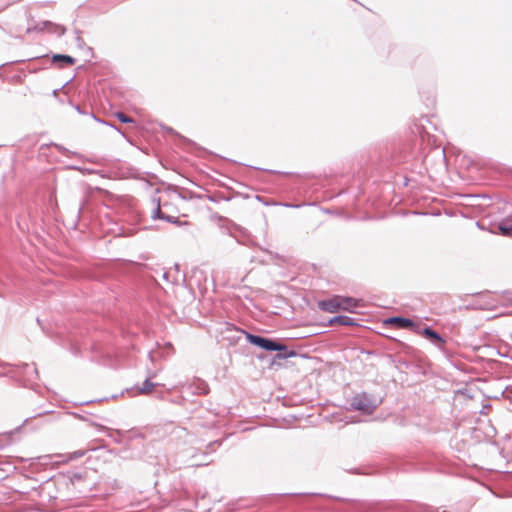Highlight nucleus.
I'll use <instances>...</instances> for the list:
<instances>
[{"label": "nucleus", "mask_w": 512, "mask_h": 512, "mask_svg": "<svg viewBox=\"0 0 512 512\" xmlns=\"http://www.w3.org/2000/svg\"><path fill=\"white\" fill-rule=\"evenodd\" d=\"M166 196L168 193L160 194L158 190H156L151 196V204L153 205V209L151 210V217L154 220H165L169 223L177 224V225H188L187 221H180L177 216L171 214L172 207L171 204L167 201ZM169 197L172 200H185L186 197L182 196L177 190H174L169 193Z\"/></svg>", "instance_id": "1"}, {"label": "nucleus", "mask_w": 512, "mask_h": 512, "mask_svg": "<svg viewBox=\"0 0 512 512\" xmlns=\"http://www.w3.org/2000/svg\"><path fill=\"white\" fill-rule=\"evenodd\" d=\"M357 305L358 303L356 300L352 298L341 297H336L330 301H324L320 303V307L323 310H326L331 313L337 312L340 309L353 312Z\"/></svg>", "instance_id": "2"}, {"label": "nucleus", "mask_w": 512, "mask_h": 512, "mask_svg": "<svg viewBox=\"0 0 512 512\" xmlns=\"http://www.w3.org/2000/svg\"><path fill=\"white\" fill-rule=\"evenodd\" d=\"M247 339L251 344L259 346L267 351H281L285 349L284 345L260 336L248 334Z\"/></svg>", "instance_id": "3"}, {"label": "nucleus", "mask_w": 512, "mask_h": 512, "mask_svg": "<svg viewBox=\"0 0 512 512\" xmlns=\"http://www.w3.org/2000/svg\"><path fill=\"white\" fill-rule=\"evenodd\" d=\"M351 406L355 410H359L367 414L372 413L376 407V405L366 395H358L354 397L351 402Z\"/></svg>", "instance_id": "4"}, {"label": "nucleus", "mask_w": 512, "mask_h": 512, "mask_svg": "<svg viewBox=\"0 0 512 512\" xmlns=\"http://www.w3.org/2000/svg\"><path fill=\"white\" fill-rule=\"evenodd\" d=\"M386 324H394L399 328H413L414 323L408 318L391 317L385 321Z\"/></svg>", "instance_id": "5"}, {"label": "nucleus", "mask_w": 512, "mask_h": 512, "mask_svg": "<svg viewBox=\"0 0 512 512\" xmlns=\"http://www.w3.org/2000/svg\"><path fill=\"white\" fill-rule=\"evenodd\" d=\"M53 63H59L61 66L73 65L75 63V59L66 54H54L52 56Z\"/></svg>", "instance_id": "6"}, {"label": "nucleus", "mask_w": 512, "mask_h": 512, "mask_svg": "<svg viewBox=\"0 0 512 512\" xmlns=\"http://www.w3.org/2000/svg\"><path fill=\"white\" fill-rule=\"evenodd\" d=\"M329 322L331 325H336V324L353 325L354 324V320L348 316H336V317L331 318Z\"/></svg>", "instance_id": "7"}, {"label": "nucleus", "mask_w": 512, "mask_h": 512, "mask_svg": "<svg viewBox=\"0 0 512 512\" xmlns=\"http://www.w3.org/2000/svg\"><path fill=\"white\" fill-rule=\"evenodd\" d=\"M498 229L501 234L504 236H508L512 231V220H505L498 225Z\"/></svg>", "instance_id": "8"}, {"label": "nucleus", "mask_w": 512, "mask_h": 512, "mask_svg": "<svg viewBox=\"0 0 512 512\" xmlns=\"http://www.w3.org/2000/svg\"><path fill=\"white\" fill-rule=\"evenodd\" d=\"M54 25L53 22H50V21H43L39 24H37L36 26L34 27H29L27 28V33H30L32 31H43V30H46V29H49L51 28V26Z\"/></svg>", "instance_id": "9"}, {"label": "nucleus", "mask_w": 512, "mask_h": 512, "mask_svg": "<svg viewBox=\"0 0 512 512\" xmlns=\"http://www.w3.org/2000/svg\"><path fill=\"white\" fill-rule=\"evenodd\" d=\"M155 385H156L155 383L151 382L149 379H146L142 383V386L139 388L138 392L140 394H148V393H150L153 390Z\"/></svg>", "instance_id": "10"}, {"label": "nucleus", "mask_w": 512, "mask_h": 512, "mask_svg": "<svg viewBox=\"0 0 512 512\" xmlns=\"http://www.w3.org/2000/svg\"><path fill=\"white\" fill-rule=\"evenodd\" d=\"M86 454V450H77L67 455V460L72 461L83 457Z\"/></svg>", "instance_id": "11"}, {"label": "nucleus", "mask_w": 512, "mask_h": 512, "mask_svg": "<svg viewBox=\"0 0 512 512\" xmlns=\"http://www.w3.org/2000/svg\"><path fill=\"white\" fill-rule=\"evenodd\" d=\"M50 31L57 33L59 36H63L66 32V28L62 25L54 23V25L51 26Z\"/></svg>", "instance_id": "12"}, {"label": "nucleus", "mask_w": 512, "mask_h": 512, "mask_svg": "<svg viewBox=\"0 0 512 512\" xmlns=\"http://www.w3.org/2000/svg\"><path fill=\"white\" fill-rule=\"evenodd\" d=\"M424 335H426L427 337H429L431 339L437 340L439 342L442 341L441 337L435 331H433L430 328L424 329Z\"/></svg>", "instance_id": "13"}, {"label": "nucleus", "mask_w": 512, "mask_h": 512, "mask_svg": "<svg viewBox=\"0 0 512 512\" xmlns=\"http://www.w3.org/2000/svg\"><path fill=\"white\" fill-rule=\"evenodd\" d=\"M116 117L122 123H133L134 122V120L131 117L127 116L123 112H117Z\"/></svg>", "instance_id": "14"}, {"label": "nucleus", "mask_w": 512, "mask_h": 512, "mask_svg": "<svg viewBox=\"0 0 512 512\" xmlns=\"http://www.w3.org/2000/svg\"><path fill=\"white\" fill-rule=\"evenodd\" d=\"M76 34H77V36H76V43H77V46H78V47H83V45H84V41H83V39L80 37V35H79V31H78V30H76Z\"/></svg>", "instance_id": "15"}, {"label": "nucleus", "mask_w": 512, "mask_h": 512, "mask_svg": "<svg viewBox=\"0 0 512 512\" xmlns=\"http://www.w3.org/2000/svg\"><path fill=\"white\" fill-rule=\"evenodd\" d=\"M92 117H93L94 120L99 121V122H101L103 124L109 125L110 127H112L114 129H116L117 131H119V129L117 127H115L113 124H109V123H107L105 121L99 120L94 114H92Z\"/></svg>", "instance_id": "16"}, {"label": "nucleus", "mask_w": 512, "mask_h": 512, "mask_svg": "<svg viewBox=\"0 0 512 512\" xmlns=\"http://www.w3.org/2000/svg\"><path fill=\"white\" fill-rule=\"evenodd\" d=\"M25 367L26 368H30V366L28 364H25ZM31 369H32L33 373H35V375L37 376L38 375V371H37L36 367L32 366Z\"/></svg>", "instance_id": "17"}, {"label": "nucleus", "mask_w": 512, "mask_h": 512, "mask_svg": "<svg viewBox=\"0 0 512 512\" xmlns=\"http://www.w3.org/2000/svg\"><path fill=\"white\" fill-rule=\"evenodd\" d=\"M148 357L150 358L151 361H154V352L153 351H150L148 353Z\"/></svg>", "instance_id": "18"}, {"label": "nucleus", "mask_w": 512, "mask_h": 512, "mask_svg": "<svg viewBox=\"0 0 512 512\" xmlns=\"http://www.w3.org/2000/svg\"><path fill=\"white\" fill-rule=\"evenodd\" d=\"M75 110L80 113V114H84V112L81 110L80 106L79 105H76L75 106Z\"/></svg>", "instance_id": "19"}, {"label": "nucleus", "mask_w": 512, "mask_h": 512, "mask_svg": "<svg viewBox=\"0 0 512 512\" xmlns=\"http://www.w3.org/2000/svg\"><path fill=\"white\" fill-rule=\"evenodd\" d=\"M168 276H169V273H168V272H164V273L162 274V277H163V279H165V280H168Z\"/></svg>", "instance_id": "20"}, {"label": "nucleus", "mask_w": 512, "mask_h": 512, "mask_svg": "<svg viewBox=\"0 0 512 512\" xmlns=\"http://www.w3.org/2000/svg\"><path fill=\"white\" fill-rule=\"evenodd\" d=\"M57 93H58V90H57V89L53 90V95H54V96H56V95H57Z\"/></svg>", "instance_id": "21"}, {"label": "nucleus", "mask_w": 512, "mask_h": 512, "mask_svg": "<svg viewBox=\"0 0 512 512\" xmlns=\"http://www.w3.org/2000/svg\"><path fill=\"white\" fill-rule=\"evenodd\" d=\"M55 146H56L59 150H62V149H63V147H62V146H60V145L55 144Z\"/></svg>", "instance_id": "22"}, {"label": "nucleus", "mask_w": 512, "mask_h": 512, "mask_svg": "<svg viewBox=\"0 0 512 512\" xmlns=\"http://www.w3.org/2000/svg\"><path fill=\"white\" fill-rule=\"evenodd\" d=\"M81 211H82V207H79V208H78V214H80V213H81Z\"/></svg>", "instance_id": "23"}, {"label": "nucleus", "mask_w": 512, "mask_h": 512, "mask_svg": "<svg viewBox=\"0 0 512 512\" xmlns=\"http://www.w3.org/2000/svg\"><path fill=\"white\" fill-rule=\"evenodd\" d=\"M175 268L177 269V271H179V265L178 264L175 265Z\"/></svg>", "instance_id": "24"}]
</instances>
